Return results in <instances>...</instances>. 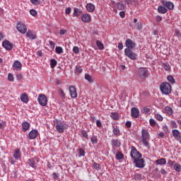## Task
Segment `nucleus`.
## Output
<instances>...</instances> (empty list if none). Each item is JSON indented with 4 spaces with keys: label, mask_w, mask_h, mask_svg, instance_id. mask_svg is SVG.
Here are the masks:
<instances>
[{
    "label": "nucleus",
    "mask_w": 181,
    "mask_h": 181,
    "mask_svg": "<svg viewBox=\"0 0 181 181\" xmlns=\"http://www.w3.org/2000/svg\"><path fill=\"white\" fill-rule=\"evenodd\" d=\"M38 134L39 132L37 130H31L28 134V136L30 139H36V138H37Z\"/></svg>",
    "instance_id": "nucleus-14"
},
{
    "label": "nucleus",
    "mask_w": 181,
    "mask_h": 181,
    "mask_svg": "<svg viewBox=\"0 0 181 181\" xmlns=\"http://www.w3.org/2000/svg\"><path fill=\"white\" fill-rule=\"evenodd\" d=\"M90 141H91L92 144H97L98 140L97 139V137L95 136H93L91 137Z\"/></svg>",
    "instance_id": "nucleus-50"
},
{
    "label": "nucleus",
    "mask_w": 181,
    "mask_h": 181,
    "mask_svg": "<svg viewBox=\"0 0 181 181\" xmlns=\"http://www.w3.org/2000/svg\"><path fill=\"white\" fill-rule=\"evenodd\" d=\"M2 46L6 50H12V49H13V45L8 40H4L2 43Z\"/></svg>",
    "instance_id": "nucleus-11"
},
{
    "label": "nucleus",
    "mask_w": 181,
    "mask_h": 181,
    "mask_svg": "<svg viewBox=\"0 0 181 181\" xmlns=\"http://www.w3.org/2000/svg\"><path fill=\"white\" fill-rule=\"evenodd\" d=\"M134 162L136 168H145V160H144V158H137L136 160H134Z\"/></svg>",
    "instance_id": "nucleus-9"
},
{
    "label": "nucleus",
    "mask_w": 181,
    "mask_h": 181,
    "mask_svg": "<svg viewBox=\"0 0 181 181\" xmlns=\"http://www.w3.org/2000/svg\"><path fill=\"white\" fill-rule=\"evenodd\" d=\"M131 113L133 118H138V117H139V109L136 107H132L131 110Z\"/></svg>",
    "instance_id": "nucleus-13"
},
{
    "label": "nucleus",
    "mask_w": 181,
    "mask_h": 181,
    "mask_svg": "<svg viewBox=\"0 0 181 181\" xmlns=\"http://www.w3.org/2000/svg\"><path fill=\"white\" fill-rule=\"evenodd\" d=\"M175 161H173L171 160H168V165H169V166L172 167L175 165Z\"/></svg>",
    "instance_id": "nucleus-61"
},
{
    "label": "nucleus",
    "mask_w": 181,
    "mask_h": 181,
    "mask_svg": "<svg viewBox=\"0 0 181 181\" xmlns=\"http://www.w3.org/2000/svg\"><path fill=\"white\" fill-rule=\"evenodd\" d=\"M28 164L30 165V166H31V168H33V169H36L37 165L33 158L28 160Z\"/></svg>",
    "instance_id": "nucleus-26"
},
{
    "label": "nucleus",
    "mask_w": 181,
    "mask_h": 181,
    "mask_svg": "<svg viewBox=\"0 0 181 181\" xmlns=\"http://www.w3.org/2000/svg\"><path fill=\"white\" fill-rule=\"evenodd\" d=\"M167 80H168L170 83H172V84H175V78L170 75L167 77Z\"/></svg>",
    "instance_id": "nucleus-41"
},
{
    "label": "nucleus",
    "mask_w": 181,
    "mask_h": 181,
    "mask_svg": "<svg viewBox=\"0 0 181 181\" xmlns=\"http://www.w3.org/2000/svg\"><path fill=\"white\" fill-rule=\"evenodd\" d=\"M141 136L144 139H149V133L146 129H142Z\"/></svg>",
    "instance_id": "nucleus-24"
},
{
    "label": "nucleus",
    "mask_w": 181,
    "mask_h": 181,
    "mask_svg": "<svg viewBox=\"0 0 181 181\" xmlns=\"http://www.w3.org/2000/svg\"><path fill=\"white\" fill-rule=\"evenodd\" d=\"M55 52L57 54H62V53H63V48L62 47H57L55 48Z\"/></svg>",
    "instance_id": "nucleus-37"
},
{
    "label": "nucleus",
    "mask_w": 181,
    "mask_h": 181,
    "mask_svg": "<svg viewBox=\"0 0 181 181\" xmlns=\"http://www.w3.org/2000/svg\"><path fill=\"white\" fill-rule=\"evenodd\" d=\"M96 125H97V127H98L99 128H101V127H103V124H101V121H100V120H97V121H96Z\"/></svg>",
    "instance_id": "nucleus-63"
},
{
    "label": "nucleus",
    "mask_w": 181,
    "mask_h": 181,
    "mask_svg": "<svg viewBox=\"0 0 181 181\" xmlns=\"http://www.w3.org/2000/svg\"><path fill=\"white\" fill-rule=\"evenodd\" d=\"M57 131H58L59 133L64 132V129H66V127H64V125L60 120L56 121V127H55Z\"/></svg>",
    "instance_id": "nucleus-8"
},
{
    "label": "nucleus",
    "mask_w": 181,
    "mask_h": 181,
    "mask_svg": "<svg viewBox=\"0 0 181 181\" xmlns=\"http://www.w3.org/2000/svg\"><path fill=\"white\" fill-rule=\"evenodd\" d=\"M100 164L97 163H94L93 164V167L94 168V169H96V170H100V169H101V167H100Z\"/></svg>",
    "instance_id": "nucleus-46"
},
{
    "label": "nucleus",
    "mask_w": 181,
    "mask_h": 181,
    "mask_svg": "<svg viewBox=\"0 0 181 181\" xmlns=\"http://www.w3.org/2000/svg\"><path fill=\"white\" fill-rule=\"evenodd\" d=\"M8 81H13V76L12 75V74H8Z\"/></svg>",
    "instance_id": "nucleus-57"
},
{
    "label": "nucleus",
    "mask_w": 181,
    "mask_h": 181,
    "mask_svg": "<svg viewBox=\"0 0 181 181\" xmlns=\"http://www.w3.org/2000/svg\"><path fill=\"white\" fill-rule=\"evenodd\" d=\"M160 90L163 94L168 95L172 92V86L169 83H163L160 86Z\"/></svg>",
    "instance_id": "nucleus-1"
},
{
    "label": "nucleus",
    "mask_w": 181,
    "mask_h": 181,
    "mask_svg": "<svg viewBox=\"0 0 181 181\" xmlns=\"http://www.w3.org/2000/svg\"><path fill=\"white\" fill-rule=\"evenodd\" d=\"M138 73H139V77L141 78L142 80H145L146 77H149V71L146 68H144V67L139 68Z\"/></svg>",
    "instance_id": "nucleus-3"
},
{
    "label": "nucleus",
    "mask_w": 181,
    "mask_h": 181,
    "mask_svg": "<svg viewBox=\"0 0 181 181\" xmlns=\"http://www.w3.org/2000/svg\"><path fill=\"white\" fill-rule=\"evenodd\" d=\"M73 52H74V53H76V54L79 53L80 49L78 48V47H74Z\"/></svg>",
    "instance_id": "nucleus-56"
},
{
    "label": "nucleus",
    "mask_w": 181,
    "mask_h": 181,
    "mask_svg": "<svg viewBox=\"0 0 181 181\" xmlns=\"http://www.w3.org/2000/svg\"><path fill=\"white\" fill-rule=\"evenodd\" d=\"M158 13H166L168 12V8L164 6H159L158 7Z\"/></svg>",
    "instance_id": "nucleus-20"
},
{
    "label": "nucleus",
    "mask_w": 181,
    "mask_h": 181,
    "mask_svg": "<svg viewBox=\"0 0 181 181\" xmlns=\"http://www.w3.org/2000/svg\"><path fill=\"white\" fill-rule=\"evenodd\" d=\"M149 122H150V125L151 127H156V121H155V119H150Z\"/></svg>",
    "instance_id": "nucleus-49"
},
{
    "label": "nucleus",
    "mask_w": 181,
    "mask_h": 181,
    "mask_svg": "<svg viewBox=\"0 0 181 181\" xmlns=\"http://www.w3.org/2000/svg\"><path fill=\"white\" fill-rule=\"evenodd\" d=\"M81 13L80 9L75 8L74 9V16H78Z\"/></svg>",
    "instance_id": "nucleus-40"
},
{
    "label": "nucleus",
    "mask_w": 181,
    "mask_h": 181,
    "mask_svg": "<svg viewBox=\"0 0 181 181\" xmlns=\"http://www.w3.org/2000/svg\"><path fill=\"white\" fill-rule=\"evenodd\" d=\"M50 66H51V69H54V67L57 66V61H56V59H50Z\"/></svg>",
    "instance_id": "nucleus-32"
},
{
    "label": "nucleus",
    "mask_w": 181,
    "mask_h": 181,
    "mask_svg": "<svg viewBox=\"0 0 181 181\" xmlns=\"http://www.w3.org/2000/svg\"><path fill=\"white\" fill-rule=\"evenodd\" d=\"M113 134L116 136H119V129L117 127H113Z\"/></svg>",
    "instance_id": "nucleus-36"
},
{
    "label": "nucleus",
    "mask_w": 181,
    "mask_h": 181,
    "mask_svg": "<svg viewBox=\"0 0 181 181\" xmlns=\"http://www.w3.org/2000/svg\"><path fill=\"white\" fill-rule=\"evenodd\" d=\"M165 112L168 114V115H172L173 114V110L170 107H165Z\"/></svg>",
    "instance_id": "nucleus-34"
},
{
    "label": "nucleus",
    "mask_w": 181,
    "mask_h": 181,
    "mask_svg": "<svg viewBox=\"0 0 181 181\" xmlns=\"http://www.w3.org/2000/svg\"><path fill=\"white\" fill-rule=\"evenodd\" d=\"M171 127L172 128H177V124H176V122L171 121Z\"/></svg>",
    "instance_id": "nucleus-58"
},
{
    "label": "nucleus",
    "mask_w": 181,
    "mask_h": 181,
    "mask_svg": "<svg viewBox=\"0 0 181 181\" xmlns=\"http://www.w3.org/2000/svg\"><path fill=\"white\" fill-rule=\"evenodd\" d=\"M116 159L117 160H121L122 159H124V154L121 153L120 151H118L116 153Z\"/></svg>",
    "instance_id": "nucleus-29"
},
{
    "label": "nucleus",
    "mask_w": 181,
    "mask_h": 181,
    "mask_svg": "<svg viewBox=\"0 0 181 181\" xmlns=\"http://www.w3.org/2000/svg\"><path fill=\"white\" fill-rule=\"evenodd\" d=\"M134 27L137 30H142V23L141 21L136 23Z\"/></svg>",
    "instance_id": "nucleus-30"
},
{
    "label": "nucleus",
    "mask_w": 181,
    "mask_h": 181,
    "mask_svg": "<svg viewBox=\"0 0 181 181\" xmlns=\"http://www.w3.org/2000/svg\"><path fill=\"white\" fill-rule=\"evenodd\" d=\"M71 12V8L68 7L65 9V13H66V15H70Z\"/></svg>",
    "instance_id": "nucleus-60"
},
{
    "label": "nucleus",
    "mask_w": 181,
    "mask_h": 181,
    "mask_svg": "<svg viewBox=\"0 0 181 181\" xmlns=\"http://www.w3.org/2000/svg\"><path fill=\"white\" fill-rule=\"evenodd\" d=\"M172 132L173 136H174V138H175V139H178V138H180V132H179V130L173 129Z\"/></svg>",
    "instance_id": "nucleus-23"
},
{
    "label": "nucleus",
    "mask_w": 181,
    "mask_h": 181,
    "mask_svg": "<svg viewBox=\"0 0 181 181\" xmlns=\"http://www.w3.org/2000/svg\"><path fill=\"white\" fill-rule=\"evenodd\" d=\"M85 78L87 80V81H89V83H94V78L90 76L88 74H85Z\"/></svg>",
    "instance_id": "nucleus-27"
},
{
    "label": "nucleus",
    "mask_w": 181,
    "mask_h": 181,
    "mask_svg": "<svg viewBox=\"0 0 181 181\" xmlns=\"http://www.w3.org/2000/svg\"><path fill=\"white\" fill-rule=\"evenodd\" d=\"M163 67L164 70H165L166 71H170V65H169V64H168V63H163Z\"/></svg>",
    "instance_id": "nucleus-35"
},
{
    "label": "nucleus",
    "mask_w": 181,
    "mask_h": 181,
    "mask_svg": "<svg viewBox=\"0 0 181 181\" xmlns=\"http://www.w3.org/2000/svg\"><path fill=\"white\" fill-rule=\"evenodd\" d=\"M76 72L78 73V74H80V73L83 72V69L80 66H76Z\"/></svg>",
    "instance_id": "nucleus-45"
},
{
    "label": "nucleus",
    "mask_w": 181,
    "mask_h": 181,
    "mask_svg": "<svg viewBox=\"0 0 181 181\" xmlns=\"http://www.w3.org/2000/svg\"><path fill=\"white\" fill-rule=\"evenodd\" d=\"M96 45L99 50H104V44H103V42H101L100 40L96 41Z\"/></svg>",
    "instance_id": "nucleus-31"
},
{
    "label": "nucleus",
    "mask_w": 181,
    "mask_h": 181,
    "mask_svg": "<svg viewBox=\"0 0 181 181\" xmlns=\"http://www.w3.org/2000/svg\"><path fill=\"white\" fill-rule=\"evenodd\" d=\"M156 163V165H166V159L163 158L158 159Z\"/></svg>",
    "instance_id": "nucleus-25"
},
{
    "label": "nucleus",
    "mask_w": 181,
    "mask_h": 181,
    "mask_svg": "<svg viewBox=\"0 0 181 181\" xmlns=\"http://www.w3.org/2000/svg\"><path fill=\"white\" fill-rule=\"evenodd\" d=\"M125 2L127 5H132V4H134V2H135V0H126Z\"/></svg>",
    "instance_id": "nucleus-62"
},
{
    "label": "nucleus",
    "mask_w": 181,
    "mask_h": 181,
    "mask_svg": "<svg viewBox=\"0 0 181 181\" xmlns=\"http://www.w3.org/2000/svg\"><path fill=\"white\" fill-rule=\"evenodd\" d=\"M16 78H17V80L22 81V80H23V76L22 75V74H17Z\"/></svg>",
    "instance_id": "nucleus-52"
},
{
    "label": "nucleus",
    "mask_w": 181,
    "mask_h": 181,
    "mask_svg": "<svg viewBox=\"0 0 181 181\" xmlns=\"http://www.w3.org/2000/svg\"><path fill=\"white\" fill-rule=\"evenodd\" d=\"M175 36H176L177 37H179V40H181V33H180V31H179L178 30H175Z\"/></svg>",
    "instance_id": "nucleus-44"
},
{
    "label": "nucleus",
    "mask_w": 181,
    "mask_h": 181,
    "mask_svg": "<svg viewBox=\"0 0 181 181\" xmlns=\"http://www.w3.org/2000/svg\"><path fill=\"white\" fill-rule=\"evenodd\" d=\"M81 21H83V22H86V23H88L91 22V17L88 14H83L81 16Z\"/></svg>",
    "instance_id": "nucleus-15"
},
{
    "label": "nucleus",
    "mask_w": 181,
    "mask_h": 181,
    "mask_svg": "<svg viewBox=\"0 0 181 181\" xmlns=\"http://www.w3.org/2000/svg\"><path fill=\"white\" fill-rule=\"evenodd\" d=\"M163 132H166V134H168V132H169V128L168 127V126L164 125V126L163 127Z\"/></svg>",
    "instance_id": "nucleus-59"
},
{
    "label": "nucleus",
    "mask_w": 181,
    "mask_h": 181,
    "mask_svg": "<svg viewBox=\"0 0 181 181\" xmlns=\"http://www.w3.org/2000/svg\"><path fill=\"white\" fill-rule=\"evenodd\" d=\"M148 139L141 138L142 144L144 145V146H148Z\"/></svg>",
    "instance_id": "nucleus-47"
},
{
    "label": "nucleus",
    "mask_w": 181,
    "mask_h": 181,
    "mask_svg": "<svg viewBox=\"0 0 181 181\" xmlns=\"http://www.w3.org/2000/svg\"><path fill=\"white\" fill-rule=\"evenodd\" d=\"M117 6L119 11H124L125 9V5H124V3H122V1L117 3Z\"/></svg>",
    "instance_id": "nucleus-28"
},
{
    "label": "nucleus",
    "mask_w": 181,
    "mask_h": 181,
    "mask_svg": "<svg viewBox=\"0 0 181 181\" xmlns=\"http://www.w3.org/2000/svg\"><path fill=\"white\" fill-rule=\"evenodd\" d=\"M110 117L115 120L117 121L118 119V113L117 112H112Z\"/></svg>",
    "instance_id": "nucleus-38"
},
{
    "label": "nucleus",
    "mask_w": 181,
    "mask_h": 181,
    "mask_svg": "<svg viewBox=\"0 0 181 181\" xmlns=\"http://www.w3.org/2000/svg\"><path fill=\"white\" fill-rule=\"evenodd\" d=\"M21 100L22 103H28L29 102V98L28 97V94L26 93H23L21 96Z\"/></svg>",
    "instance_id": "nucleus-21"
},
{
    "label": "nucleus",
    "mask_w": 181,
    "mask_h": 181,
    "mask_svg": "<svg viewBox=\"0 0 181 181\" xmlns=\"http://www.w3.org/2000/svg\"><path fill=\"white\" fill-rule=\"evenodd\" d=\"M79 155L81 156H84V155H86V151H84V149L79 148Z\"/></svg>",
    "instance_id": "nucleus-55"
},
{
    "label": "nucleus",
    "mask_w": 181,
    "mask_h": 181,
    "mask_svg": "<svg viewBox=\"0 0 181 181\" xmlns=\"http://www.w3.org/2000/svg\"><path fill=\"white\" fill-rule=\"evenodd\" d=\"M37 101L40 105H42V107H46V105H47V98L43 94L39 95Z\"/></svg>",
    "instance_id": "nucleus-5"
},
{
    "label": "nucleus",
    "mask_w": 181,
    "mask_h": 181,
    "mask_svg": "<svg viewBox=\"0 0 181 181\" xmlns=\"http://www.w3.org/2000/svg\"><path fill=\"white\" fill-rule=\"evenodd\" d=\"M59 91L62 98H66V94L64 93V91L62 88H59Z\"/></svg>",
    "instance_id": "nucleus-53"
},
{
    "label": "nucleus",
    "mask_w": 181,
    "mask_h": 181,
    "mask_svg": "<svg viewBox=\"0 0 181 181\" xmlns=\"http://www.w3.org/2000/svg\"><path fill=\"white\" fill-rule=\"evenodd\" d=\"M124 54L131 59V60H136V54L132 52V49H124Z\"/></svg>",
    "instance_id": "nucleus-7"
},
{
    "label": "nucleus",
    "mask_w": 181,
    "mask_h": 181,
    "mask_svg": "<svg viewBox=\"0 0 181 181\" xmlns=\"http://www.w3.org/2000/svg\"><path fill=\"white\" fill-rule=\"evenodd\" d=\"M69 93L71 98H77V90L74 86H69Z\"/></svg>",
    "instance_id": "nucleus-12"
},
{
    "label": "nucleus",
    "mask_w": 181,
    "mask_h": 181,
    "mask_svg": "<svg viewBox=\"0 0 181 181\" xmlns=\"http://www.w3.org/2000/svg\"><path fill=\"white\" fill-rule=\"evenodd\" d=\"M25 36L27 37H29V39H31L32 40L36 39V35H35L33 33V32L30 31V30H28L26 34H25Z\"/></svg>",
    "instance_id": "nucleus-18"
},
{
    "label": "nucleus",
    "mask_w": 181,
    "mask_h": 181,
    "mask_svg": "<svg viewBox=\"0 0 181 181\" xmlns=\"http://www.w3.org/2000/svg\"><path fill=\"white\" fill-rule=\"evenodd\" d=\"M125 46L127 47L125 50H133V49H135V47H136V42L128 38L125 41Z\"/></svg>",
    "instance_id": "nucleus-4"
},
{
    "label": "nucleus",
    "mask_w": 181,
    "mask_h": 181,
    "mask_svg": "<svg viewBox=\"0 0 181 181\" xmlns=\"http://www.w3.org/2000/svg\"><path fill=\"white\" fill-rule=\"evenodd\" d=\"M16 29L20 32V33H22L23 35H24V33H26V31L28 30L26 25L22 23L21 22L17 23Z\"/></svg>",
    "instance_id": "nucleus-6"
},
{
    "label": "nucleus",
    "mask_w": 181,
    "mask_h": 181,
    "mask_svg": "<svg viewBox=\"0 0 181 181\" xmlns=\"http://www.w3.org/2000/svg\"><path fill=\"white\" fill-rule=\"evenodd\" d=\"M13 67L15 70H21L22 69V64L19 61H16L13 64Z\"/></svg>",
    "instance_id": "nucleus-17"
},
{
    "label": "nucleus",
    "mask_w": 181,
    "mask_h": 181,
    "mask_svg": "<svg viewBox=\"0 0 181 181\" xmlns=\"http://www.w3.org/2000/svg\"><path fill=\"white\" fill-rule=\"evenodd\" d=\"M30 13L32 15V16H37V11L35 9L30 10Z\"/></svg>",
    "instance_id": "nucleus-48"
},
{
    "label": "nucleus",
    "mask_w": 181,
    "mask_h": 181,
    "mask_svg": "<svg viewBox=\"0 0 181 181\" xmlns=\"http://www.w3.org/2000/svg\"><path fill=\"white\" fill-rule=\"evenodd\" d=\"M174 169L176 172H180L181 170V165L179 163H175L174 165Z\"/></svg>",
    "instance_id": "nucleus-39"
},
{
    "label": "nucleus",
    "mask_w": 181,
    "mask_h": 181,
    "mask_svg": "<svg viewBox=\"0 0 181 181\" xmlns=\"http://www.w3.org/2000/svg\"><path fill=\"white\" fill-rule=\"evenodd\" d=\"M81 135L83 138H86V139H88V134L86 130H82Z\"/></svg>",
    "instance_id": "nucleus-43"
},
{
    "label": "nucleus",
    "mask_w": 181,
    "mask_h": 181,
    "mask_svg": "<svg viewBox=\"0 0 181 181\" xmlns=\"http://www.w3.org/2000/svg\"><path fill=\"white\" fill-rule=\"evenodd\" d=\"M143 112H144V114H151V109L148 107H144Z\"/></svg>",
    "instance_id": "nucleus-51"
},
{
    "label": "nucleus",
    "mask_w": 181,
    "mask_h": 181,
    "mask_svg": "<svg viewBox=\"0 0 181 181\" xmlns=\"http://www.w3.org/2000/svg\"><path fill=\"white\" fill-rule=\"evenodd\" d=\"M30 2L33 5H39V4H40V0H30Z\"/></svg>",
    "instance_id": "nucleus-54"
},
{
    "label": "nucleus",
    "mask_w": 181,
    "mask_h": 181,
    "mask_svg": "<svg viewBox=\"0 0 181 181\" xmlns=\"http://www.w3.org/2000/svg\"><path fill=\"white\" fill-rule=\"evenodd\" d=\"M13 157L15 158V159H20L21 158V151H19V149H17L14 154H13Z\"/></svg>",
    "instance_id": "nucleus-33"
},
{
    "label": "nucleus",
    "mask_w": 181,
    "mask_h": 181,
    "mask_svg": "<svg viewBox=\"0 0 181 181\" xmlns=\"http://www.w3.org/2000/svg\"><path fill=\"white\" fill-rule=\"evenodd\" d=\"M86 9L88 12H94L95 10V6L91 3H89L86 5Z\"/></svg>",
    "instance_id": "nucleus-19"
},
{
    "label": "nucleus",
    "mask_w": 181,
    "mask_h": 181,
    "mask_svg": "<svg viewBox=\"0 0 181 181\" xmlns=\"http://www.w3.org/2000/svg\"><path fill=\"white\" fill-rule=\"evenodd\" d=\"M22 127L23 132H26V131L29 130V128H30V124L28 122H23Z\"/></svg>",
    "instance_id": "nucleus-16"
},
{
    "label": "nucleus",
    "mask_w": 181,
    "mask_h": 181,
    "mask_svg": "<svg viewBox=\"0 0 181 181\" xmlns=\"http://www.w3.org/2000/svg\"><path fill=\"white\" fill-rule=\"evenodd\" d=\"M125 125L127 128H131L132 123L131 122L128 121L126 122Z\"/></svg>",
    "instance_id": "nucleus-64"
},
{
    "label": "nucleus",
    "mask_w": 181,
    "mask_h": 181,
    "mask_svg": "<svg viewBox=\"0 0 181 181\" xmlns=\"http://www.w3.org/2000/svg\"><path fill=\"white\" fill-rule=\"evenodd\" d=\"M130 156L134 160H136V159H141L142 158V154H141V153H139L134 146H132Z\"/></svg>",
    "instance_id": "nucleus-2"
},
{
    "label": "nucleus",
    "mask_w": 181,
    "mask_h": 181,
    "mask_svg": "<svg viewBox=\"0 0 181 181\" xmlns=\"http://www.w3.org/2000/svg\"><path fill=\"white\" fill-rule=\"evenodd\" d=\"M155 119H158V121H163V117L160 115V114H156L155 115Z\"/></svg>",
    "instance_id": "nucleus-42"
},
{
    "label": "nucleus",
    "mask_w": 181,
    "mask_h": 181,
    "mask_svg": "<svg viewBox=\"0 0 181 181\" xmlns=\"http://www.w3.org/2000/svg\"><path fill=\"white\" fill-rule=\"evenodd\" d=\"M111 144L112 146H116L117 148L121 146V142L118 139H112Z\"/></svg>",
    "instance_id": "nucleus-22"
},
{
    "label": "nucleus",
    "mask_w": 181,
    "mask_h": 181,
    "mask_svg": "<svg viewBox=\"0 0 181 181\" xmlns=\"http://www.w3.org/2000/svg\"><path fill=\"white\" fill-rule=\"evenodd\" d=\"M161 4L163 6H165L169 11H173L175 8V4L172 3V1H166L165 0L161 1Z\"/></svg>",
    "instance_id": "nucleus-10"
}]
</instances>
